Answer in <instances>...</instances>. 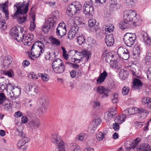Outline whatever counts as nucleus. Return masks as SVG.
Returning <instances> with one entry per match:
<instances>
[{
    "label": "nucleus",
    "mask_w": 151,
    "mask_h": 151,
    "mask_svg": "<svg viewBox=\"0 0 151 151\" xmlns=\"http://www.w3.org/2000/svg\"><path fill=\"white\" fill-rule=\"evenodd\" d=\"M147 78L151 80V67L148 68L147 71Z\"/></svg>",
    "instance_id": "nucleus-60"
},
{
    "label": "nucleus",
    "mask_w": 151,
    "mask_h": 151,
    "mask_svg": "<svg viewBox=\"0 0 151 151\" xmlns=\"http://www.w3.org/2000/svg\"><path fill=\"white\" fill-rule=\"evenodd\" d=\"M4 73L10 77H12L14 75L13 72L12 70H5L4 72Z\"/></svg>",
    "instance_id": "nucleus-51"
},
{
    "label": "nucleus",
    "mask_w": 151,
    "mask_h": 151,
    "mask_svg": "<svg viewBox=\"0 0 151 151\" xmlns=\"http://www.w3.org/2000/svg\"><path fill=\"white\" fill-rule=\"evenodd\" d=\"M126 118V115L122 114L119 116H117L115 118V122H117L118 123L121 124L125 121Z\"/></svg>",
    "instance_id": "nucleus-30"
},
{
    "label": "nucleus",
    "mask_w": 151,
    "mask_h": 151,
    "mask_svg": "<svg viewBox=\"0 0 151 151\" xmlns=\"http://www.w3.org/2000/svg\"><path fill=\"white\" fill-rule=\"evenodd\" d=\"M125 3L128 6H134L136 4V0H124Z\"/></svg>",
    "instance_id": "nucleus-41"
},
{
    "label": "nucleus",
    "mask_w": 151,
    "mask_h": 151,
    "mask_svg": "<svg viewBox=\"0 0 151 151\" xmlns=\"http://www.w3.org/2000/svg\"><path fill=\"white\" fill-rule=\"evenodd\" d=\"M116 114V108L113 107L104 113V117L106 121H109L113 119Z\"/></svg>",
    "instance_id": "nucleus-9"
},
{
    "label": "nucleus",
    "mask_w": 151,
    "mask_h": 151,
    "mask_svg": "<svg viewBox=\"0 0 151 151\" xmlns=\"http://www.w3.org/2000/svg\"><path fill=\"white\" fill-rule=\"evenodd\" d=\"M124 20H127L128 22H133V25L134 26H136L135 23L138 21L135 11L132 10L124 12Z\"/></svg>",
    "instance_id": "nucleus-4"
},
{
    "label": "nucleus",
    "mask_w": 151,
    "mask_h": 151,
    "mask_svg": "<svg viewBox=\"0 0 151 151\" xmlns=\"http://www.w3.org/2000/svg\"><path fill=\"white\" fill-rule=\"evenodd\" d=\"M10 35L18 42H19L18 38L19 37L18 28L15 26L12 28L9 32Z\"/></svg>",
    "instance_id": "nucleus-17"
},
{
    "label": "nucleus",
    "mask_w": 151,
    "mask_h": 151,
    "mask_svg": "<svg viewBox=\"0 0 151 151\" xmlns=\"http://www.w3.org/2000/svg\"><path fill=\"white\" fill-rule=\"evenodd\" d=\"M118 95L116 93H114L112 95L111 99L113 103H116L118 102Z\"/></svg>",
    "instance_id": "nucleus-42"
},
{
    "label": "nucleus",
    "mask_w": 151,
    "mask_h": 151,
    "mask_svg": "<svg viewBox=\"0 0 151 151\" xmlns=\"http://www.w3.org/2000/svg\"><path fill=\"white\" fill-rule=\"evenodd\" d=\"M75 51L76 53L78 52V55L79 54V56L82 55V57H81V58H82L83 57V58H85V60L86 61H87L88 60L90 55L88 54L87 50L83 49L80 52H78V51L76 50H75Z\"/></svg>",
    "instance_id": "nucleus-26"
},
{
    "label": "nucleus",
    "mask_w": 151,
    "mask_h": 151,
    "mask_svg": "<svg viewBox=\"0 0 151 151\" xmlns=\"http://www.w3.org/2000/svg\"><path fill=\"white\" fill-rule=\"evenodd\" d=\"M96 21L95 19H92L88 22V25L91 31H96L99 29V26L96 24Z\"/></svg>",
    "instance_id": "nucleus-18"
},
{
    "label": "nucleus",
    "mask_w": 151,
    "mask_h": 151,
    "mask_svg": "<svg viewBox=\"0 0 151 151\" xmlns=\"http://www.w3.org/2000/svg\"><path fill=\"white\" fill-rule=\"evenodd\" d=\"M101 122V120L99 117L93 119L88 127V131L91 133H93L96 129L98 125L100 124Z\"/></svg>",
    "instance_id": "nucleus-13"
},
{
    "label": "nucleus",
    "mask_w": 151,
    "mask_h": 151,
    "mask_svg": "<svg viewBox=\"0 0 151 151\" xmlns=\"http://www.w3.org/2000/svg\"><path fill=\"white\" fill-rule=\"evenodd\" d=\"M82 8V5L78 1L73 2L67 7L66 14L69 17H72L76 13H78Z\"/></svg>",
    "instance_id": "nucleus-2"
},
{
    "label": "nucleus",
    "mask_w": 151,
    "mask_h": 151,
    "mask_svg": "<svg viewBox=\"0 0 151 151\" xmlns=\"http://www.w3.org/2000/svg\"><path fill=\"white\" fill-rule=\"evenodd\" d=\"M76 37L78 43L80 45H81L85 43L86 41L84 37L82 34H77Z\"/></svg>",
    "instance_id": "nucleus-28"
},
{
    "label": "nucleus",
    "mask_w": 151,
    "mask_h": 151,
    "mask_svg": "<svg viewBox=\"0 0 151 151\" xmlns=\"http://www.w3.org/2000/svg\"><path fill=\"white\" fill-rule=\"evenodd\" d=\"M129 113H131V114H134L136 113H139L140 114L146 113L147 110L142 108H129L128 111Z\"/></svg>",
    "instance_id": "nucleus-16"
},
{
    "label": "nucleus",
    "mask_w": 151,
    "mask_h": 151,
    "mask_svg": "<svg viewBox=\"0 0 151 151\" xmlns=\"http://www.w3.org/2000/svg\"><path fill=\"white\" fill-rule=\"evenodd\" d=\"M6 99V97L3 93H0V104L4 105V103L7 101Z\"/></svg>",
    "instance_id": "nucleus-40"
},
{
    "label": "nucleus",
    "mask_w": 151,
    "mask_h": 151,
    "mask_svg": "<svg viewBox=\"0 0 151 151\" xmlns=\"http://www.w3.org/2000/svg\"><path fill=\"white\" fill-rule=\"evenodd\" d=\"M0 7L2 9L3 12L4 14L5 15V17L7 19L9 17V13L8 10V6L6 3L1 5L0 6Z\"/></svg>",
    "instance_id": "nucleus-27"
},
{
    "label": "nucleus",
    "mask_w": 151,
    "mask_h": 151,
    "mask_svg": "<svg viewBox=\"0 0 151 151\" xmlns=\"http://www.w3.org/2000/svg\"><path fill=\"white\" fill-rule=\"evenodd\" d=\"M117 54L120 58L124 60H127L129 57V52L125 48L119 47L117 50Z\"/></svg>",
    "instance_id": "nucleus-12"
},
{
    "label": "nucleus",
    "mask_w": 151,
    "mask_h": 151,
    "mask_svg": "<svg viewBox=\"0 0 151 151\" xmlns=\"http://www.w3.org/2000/svg\"><path fill=\"white\" fill-rule=\"evenodd\" d=\"M109 64H110L111 67L114 68H117L118 67V63L114 59L113 60H112Z\"/></svg>",
    "instance_id": "nucleus-47"
},
{
    "label": "nucleus",
    "mask_w": 151,
    "mask_h": 151,
    "mask_svg": "<svg viewBox=\"0 0 151 151\" xmlns=\"http://www.w3.org/2000/svg\"><path fill=\"white\" fill-rule=\"evenodd\" d=\"M141 39L144 42L145 44L147 45H150L151 42V40L148 37L147 33L142 32L141 33Z\"/></svg>",
    "instance_id": "nucleus-21"
},
{
    "label": "nucleus",
    "mask_w": 151,
    "mask_h": 151,
    "mask_svg": "<svg viewBox=\"0 0 151 151\" xmlns=\"http://www.w3.org/2000/svg\"><path fill=\"white\" fill-rule=\"evenodd\" d=\"M21 124H22L23 123L26 124L28 121L27 117L25 116H22L21 118Z\"/></svg>",
    "instance_id": "nucleus-59"
},
{
    "label": "nucleus",
    "mask_w": 151,
    "mask_h": 151,
    "mask_svg": "<svg viewBox=\"0 0 151 151\" xmlns=\"http://www.w3.org/2000/svg\"><path fill=\"white\" fill-rule=\"evenodd\" d=\"M92 4L89 1H86L85 2L83 7H93L91 6Z\"/></svg>",
    "instance_id": "nucleus-61"
},
{
    "label": "nucleus",
    "mask_w": 151,
    "mask_h": 151,
    "mask_svg": "<svg viewBox=\"0 0 151 151\" xmlns=\"http://www.w3.org/2000/svg\"><path fill=\"white\" fill-rule=\"evenodd\" d=\"M38 76L39 77H41L42 80L44 81L45 82H47L49 78V76L46 74L39 73L38 74Z\"/></svg>",
    "instance_id": "nucleus-37"
},
{
    "label": "nucleus",
    "mask_w": 151,
    "mask_h": 151,
    "mask_svg": "<svg viewBox=\"0 0 151 151\" xmlns=\"http://www.w3.org/2000/svg\"><path fill=\"white\" fill-rule=\"evenodd\" d=\"M107 76V73L105 70L101 73L99 76L98 78L96 80V82L98 84H100L104 82Z\"/></svg>",
    "instance_id": "nucleus-25"
},
{
    "label": "nucleus",
    "mask_w": 151,
    "mask_h": 151,
    "mask_svg": "<svg viewBox=\"0 0 151 151\" xmlns=\"http://www.w3.org/2000/svg\"><path fill=\"white\" fill-rule=\"evenodd\" d=\"M13 87V85L10 83H9L6 84V83L2 84L1 85L0 84V89L3 91L5 89L7 90L8 88H11Z\"/></svg>",
    "instance_id": "nucleus-33"
},
{
    "label": "nucleus",
    "mask_w": 151,
    "mask_h": 151,
    "mask_svg": "<svg viewBox=\"0 0 151 151\" xmlns=\"http://www.w3.org/2000/svg\"><path fill=\"white\" fill-rule=\"evenodd\" d=\"M114 29V26L112 24H110L109 25L106 26L105 27V31L106 32L110 33Z\"/></svg>",
    "instance_id": "nucleus-45"
},
{
    "label": "nucleus",
    "mask_w": 151,
    "mask_h": 151,
    "mask_svg": "<svg viewBox=\"0 0 151 151\" xmlns=\"http://www.w3.org/2000/svg\"><path fill=\"white\" fill-rule=\"evenodd\" d=\"M114 55L111 53H106L105 56V60L106 61L109 63L114 59Z\"/></svg>",
    "instance_id": "nucleus-36"
},
{
    "label": "nucleus",
    "mask_w": 151,
    "mask_h": 151,
    "mask_svg": "<svg viewBox=\"0 0 151 151\" xmlns=\"http://www.w3.org/2000/svg\"><path fill=\"white\" fill-rule=\"evenodd\" d=\"M57 20V18L55 15L54 14L51 15L47 20L46 22L47 24H45L43 26V31L45 33H47L50 28L53 27L56 24Z\"/></svg>",
    "instance_id": "nucleus-3"
},
{
    "label": "nucleus",
    "mask_w": 151,
    "mask_h": 151,
    "mask_svg": "<svg viewBox=\"0 0 151 151\" xmlns=\"http://www.w3.org/2000/svg\"><path fill=\"white\" fill-rule=\"evenodd\" d=\"M14 122L15 124L14 129L16 130L15 134L16 136H18L19 135V129L18 124L19 122V121L17 118H16L15 119Z\"/></svg>",
    "instance_id": "nucleus-43"
},
{
    "label": "nucleus",
    "mask_w": 151,
    "mask_h": 151,
    "mask_svg": "<svg viewBox=\"0 0 151 151\" xmlns=\"http://www.w3.org/2000/svg\"><path fill=\"white\" fill-rule=\"evenodd\" d=\"M109 3L110 7L114 9H119L121 7V5L116 0H109Z\"/></svg>",
    "instance_id": "nucleus-24"
},
{
    "label": "nucleus",
    "mask_w": 151,
    "mask_h": 151,
    "mask_svg": "<svg viewBox=\"0 0 151 151\" xmlns=\"http://www.w3.org/2000/svg\"><path fill=\"white\" fill-rule=\"evenodd\" d=\"M97 92L99 93V96L103 98L108 96L109 90L102 86H99L97 88Z\"/></svg>",
    "instance_id": "nucleus-14"
},
{
    "label": "nucleus",
    "mask_w": 151,
    "mask_h": 151,
    "mask_svg": "<svg viewBox=\"0 0 151 151\" xmlns=\"http://www.w3.org/2000/svg\"><path fill=\"white\" fill-rule=\"evenodd\" d=\"M76 33L70 29L68 34V38L70 40L73 39L75 36Z\"/></svg>",
    "instance_id": "nucleus-48"
},
{
    "label": "nucleus",
    "mask_w": 151,
    "mask_h": 151,
    "mask_svg": "<svg viewBox=\"0 0 151 151\" xmlns=\"http://www.w3.org/2000/svg\"><path fill=\"white\" fill-rule=\"evenodd\" d=\"M100 104L99 102L97 100L94 101L93 102V108L94 109H98L99 108Z\"/></svg>",
    "instance_id": "nucleus-56"
},
{
    "label": "nucleus",
    "mask_w": 151,
    "mask_h": 151,
    "mask_svg": "<svg viewBox=\"0 0 151 151\" xmlns=\"http://www.w3.org/2000/svg\"><path fill=\"white\" fill-rule=\"evenodd\" d=\"M145 60L146 63L151 61V53H147L145 58Z\"/></svg>",
    "instance_id": "nucleus-55"
},
{
    "label": "nucleus",
    "mask_w": 151,
    "mask_h": 151,
    "mask_svg": "<svg viewBox=\"0 0 151 151\" xmlns=\"http://www.w3.org/2000/svg\"><path fill=\"white\" fill-rule=\"evenodd\" d=\"M133 51L135 55H139L140 52L139 46L138 45H135L133 49Z\"/></svg>",
    "instance_id": "nucleus-46"
},
{
    "label": "nucleus",
    "mask_w": 151,
    "mask_h": 151,
    "mask_svg": "<svg viewBox=\"0 0 151 151\" xmlns=\"http://www.w3.org/2000/svg\"><path fill=\"white\" fill-rule=\"evenodd\" d=\"M93 10V7H83V12L86 15L91 14Z\"/></svg>",
    "instance_id": "nucleus-35"
},
{
    "label": "nucleus",
    "mask_w": 151,
    "mask_h": 151,
    "mask_svg": "<svg viewBox=\"0 0 151 151\" xmlns=\"http://www.w3.org/2000/svg\"><path fill=\"white\" fill-rule=\"evenodd\" d=\"M7 27L5 21L3 19L0 20V31H2L5 29Z\"/></svg>",
    "instance_id": "nucleus-39"
},
{
    "label": "nucleus",
    "mask_w": 151,
    "mask_h": 151,
    "mask_svg": "<svg viewBox=\"0 0 151 151\" xmlns=\"http://www.w3.org/2000/svg\"><path fill=\"white\" fill-rule=\"evenodd\" d=\"M45 46L43 42L40 41H38L35 42L32 45L31 50V54L30 55H32V56L35 58H37V56L34 53V52L33 51V50L35 49L38 50L39 52V56L41 53L43 52L44 50V48Z\"/></svg>",
    "instance_id": "nucleus-6"
},
{
    "label": "nucleus",
    "mask_w": 151,
    "mask_h": 151,
    "mask_svg": "<svg viewBox=\"0 0 151 151\" xmlns=\"http://www.w3.org/2000/svg\"><path fill=\"white\" fill-rule=\"evenodd\" d=\"M140 139L139 138H137L134 141V144L133 143L132 145H133V147L132 148H135L136 145L140 141Z\"/></svg>",
    "instance_id": "nucleus-63"
},
{
    "label": "nucleus",
    "mask_w": 151,
    "mask_h": 151,
    "mask_svg": "<svg viewBox=\"0 0 151 151\" xmlns=\"http://www.w3.org/2000/svg\"><path fill=\"white\" fill-rule=\"evenodd\" d=\"M39 100L44 109H42L41 110V108H39L38 109V111L40 114H42L45 112L46 109L48 107L49 103V99L46 96L42 95L40 97Z\"/></svg>",
    "instance_id": "nucleus-7"
},
{
    "label": "nucleus",
    "mask_w": 151,
    "mask_h": 151,
    "mask_svg": "<svg viewBox=\"0 0 151 151\" xmlns=\"http://www.w3.org/2000/svg\"><path fill=\"white\" fill-rule=\"evenodd\" d=\"M72 150H73L74 151H81L80 149V147L76 144H73L71 147Z\"/></svg>",
    "instance_id": "nucleus-49"
},
{
    "label": "nucleus",
    "mask_w": 151,
    "mask_h": 151,
    "mask_svg": "<svg viewBox=\"0 0 151 151\" xmlns=\"http://www.w3.org/2000/svg\"><path fill=\"white\" fill-rule=\"evenodd\" d=\"M78 136V139L79 140L84 141L88 137V135L86 134L83 133L80 134Z\"/></svg>",
    "instance_id": "nucleus-44"
},
{
    "label": "nucleus",
    "mask_w": 151,
    "mask_h": 151,
    "mask_svg": "<svg viewBox=\"0 0 151 151\" xmlns=\"http://www.w3.org/2000/svg\"><path fill=\"white\" fill-rule=\"evenodd\" d=\"M137 151H151V148L147 144L144 143L137 147Z\"/></svg>",
    "instance_id": "nucleus-22"
},
{
    "label": "nucleus",
    "mask_w": 151,
    "mask_h": 151,
    "mask_svg": "<svg viewBox=\"0 0 151 151\" xmlns=\"http://www.w3.org/2000/svg\"><path fill=\"white\" fill-rule=\"evenodd\" d=\"M50 41L52 45H55L56 46L60 45V40L53 37H52L50 38Z\"/></svg>",
    "instance_id": "nucleus-38"
},
{
    "label": "nucleus",
    "mask_w": 151,
    "mask_h": 151,
    "mask_svg": "<svg viewBox=\"0 0 151 151\" xmlns=\"http://www.w3.org/2000/svg\"><path fill=\"white\" fill-rule=\"evenodd\" d=\"M67 32L66 25L65 23H60L56 29V33L58 37L62 38Z\"/></svg>",
    "instance_id": "nucleus-8"
},
{
    "label": "nucleus",
    "mask_w": 151,
    "mask_h": 151,
    "mask_svg": "<svg viewBox=\"0 0 151 151\" xmlns=\"http://www.w3.org/2000/svg\"><path fill=\"white\" fill-rule=\"evenodd\" d=\"M65 67L63 63L53 69V71L57 73H61L65 70Z\"/></svg>",
    "instance_id": "nucleus-31"
},
{
    "label": "nucleus",
    "mask_w": 151,
    "mask_h": 151,
    "mask_svg": "<svg viewBox=\"0 0 151 151\" xmlns=\"http://www.w3.org/2000/svg\"><path fill=\"white\" fill-rule=\"evenodd\" d=\"M128 22L125 20H123L121 21L119 24V27L122 29H124L129 27Z\"/></svg>",
    "instance_id": "nucleus-32"
},
{
    "label": "nucleus",
    "mask_w": 151,
    "mask_h": 151,
    "mask_svg": "<svg viewBox=\"0 0 151 151\" xmlns=\"http://www.w3.org/2000/svg\"><path fill=\"white\" fill-rule=\"evenodd\" d=\"M26 90L27 93L30 96L36 95L38 92L37 87L33 83H31L26 86Z\"/></svg>",
    "instance_id": "nucleus-11"
},
{
    "label": "nucleus",
    "mask_w": 151,
    "mask_h": 151,
    "mask_svg": "<svg viewBox=\"0 0 151 151\" xmlns=\"http://www.w3.org/2000/svg\"><path fill=\"white\" fill-rule=\"evenodd\" d=\"M129 91V88L127 86L124 87L122 89V93L124 95H127Z\"/></svg>",
    "instance_id": "nucleus-54"
},
{
    "label": "nucleus",
    "mask_w": 151,
    "mask_h": 151,
    "mask_svg": "<svg viewBox=\"0 0 151 151\" xmlns=\"http://www.w3.org/2000/svg\"><path fill=\"white\" fill-rule=\"evenodd\" d=\"M33 37L34 35H33L29 34L27 36H24V39L28 40V39H30L31 40H32L33 39Z\"/></svg>",
    "instance_id": "nucleus-64"
},
{
    "label": "nucleus",
    "mask_w": 151,
    "mask_h": 151,
    "mask_svg": "<svg viewBox=\"0 0 151 151\" xmlns=\"http://www.w3.org/2000/svg\"><path fill=\"white\" fill-rule=\"evenodd\" d=\"M52 142L58 146L54 151H65V142L61 136L56 134H53L50 136Z\"/></svg>",
    "instance_id": "nucleus-1"
},
{
    "label": "nucleus",
    "mask_w": 151,
    "mask_h": 151,
    "mask_svg": "<svg viewBox=\"0 0 151 151\" xmlns=\"http://www.w3.org/2000/svg\"><path fill=\"white\" fill-rule=\"evenodd\" d=\"M30 64V62L28 60H25L23 61L22 65L24 67H25L28 66Z\"/></svg>",
    "instance_id": "nucleus-62"
},
{
    "label": "nucleus",
    "mask_w": 151,
    "mask_h": 151,
    "mask_svg": "<svg viewBox=\"0 0 151 151\" xmlns=\"http://www.w3.org/2000/svg\"><path fill=\"white\" fill-rule=\"evenodd\" d=\"M114 38L113 35L109 34L106 35L105 39V42L108 46H111L114 43Z\"/></svg>",
    "instance_id": "nucleus-23"
},
{
    "label": "nucleus",
    "mask_w": 151,
    "mask_h": 151,
    "mask_svg": "<svg viewBox=\"0 0 151 151\" xmlns=\"http://www.w3.org/2000/svg\"><path fill=\"white\" fill-rule=\"evenodd\" d=\"M119 124L117 122H115V123L113 124V128L115 131H117L119 130L120 127Z\"/></svg>",
    "instance_id": "nucleus-58"
},
{
    "label": "nucleus",
    "mask_w": 151,
    "mask_h": 151,
    "mask_svg": "<svg viewBox=\"0 0 151 151\" xmlns=\"http://www.w3.org/2000/svg\"><path fill=\"white\" fill-rule=\"evenodd\" d=\"M63 63V62L61 59L59 58L56 59L52 62V67L53 69L62 65Z\"/></svg>",
    "instance_id": "nucleus-29"
},
{
    "label": "nucleus",
    "mask_w": 151,
    "mask_h": 151,
    "mask_svg": "<svg viewBox=\"0 0 151 151\" xmlns=\"http://www.w3.org/2000/svg\"><path fill=\"white\" fill-rule=\"evenodd\" d=\"M96 135L97 140L99 141L101 140L104 137V134L101 132H98Z\"/></svg>",
    "instance_id": "nucleus-53"
},
{
    "label": "nucleus",
    "mask_w": 151,
    "mask_h": 151,
    "mask_svg": "<svg viewBox=\"0 0 151 151\" xmlns=\"http://www.w3.org/2000/svg\"><path fill=\"white\" fill-rule=\"evenodd\" d=\"M142 85L141 81L138 79H136L134 81L132 87L134 88H139Z\"/></svg>",
    "instance_id": "nucleus-34"
},
{
    "label": "nucleus",
    "mask_w": 151,
    "mask_h": 151,
    "mask_svg": "<svg viewBox=\"0 0 151 151\" xmlns=\"http://www.w3.org/2000/svg\"><path fill=\"white\" fill-rule=\"evenodd\" d=\"M19 137L21 139L19 140V143L23 144L19 146V149H22L23 145L28 142L30 141V139L25 134V133L22 132H20L19 134Z\"/></svg>",
    "instance_id": "nucleus-15"
},
{
    "label": "nucleus",
    "mask_w": 151,
    "mask_h": 151,
    "mask_svg": "<svg viewBox=\"0 0 151 151\" xmlns=\"http://www.w3.org/2000/svg\"><path fill=\"white\" fill-rule=\"evenodd\" d=\"M142 103L143 104H148L151 101V99L147 97H144L142 99Z\"/></svg>",
    "instance_id": "nucleus-50"
},
{
    "label": "nucleus",
    "mask_w": 151,
    "mask_h": 151,
    "mask_svg": "<svg viewBox=\"0 0 151 151\" xmlns=\"http://www.w3.org/2000/svg\"><path fill=\"white\" fill-rule=\"evenodd\" d=\"M12 59L9 55L1 56V65L5 69H7L12 62Z\"/></svg>",
    "instance_id": "nucleus-10"
},
{
    "label": "nucleus",
    "mask_w": 151,
    "mask_h": 151,
    "mask_svg": "<svg viewBox=\"0 0 151 151\" xmlns=\"http://www.w3.org/2000/svg\"><path fill=\"white\" fill-rule=\"evenodd\" d=\"M40 122L38 119L29 120L28 124V127L32 129L37 128L39 125Z\"/></svg>",
    "instance_id": "nucleus-19"
},
{
    "label": "nucleus",
    "mask_w": 151,
    "mask_h": 151,
    "mask_svg": "<svg viewBox=\"0 0 151 151\" xmlns=\"http://www.w3.org/2000/svg\"><path fill=\"white\" fill-rule=\"evenodd\" d=\"M28 77L30 79L37 80L38 78V76L33 73H30L28 74Z\"/></svg>",
    "instance_id": "nucleus-52"
},
{
    "label": "nucleus",
    "mask_w": 151,
    "mask_h": 151,
    "mask_svg": "<svg viewBox=\"0 0 151 151\" xmlns=\"http://www.w3.org/2000/svg\"><path fill=\"white\" fill-rule=\"evenodd\" d=\"M79 28L78 26L76 24H74V26L72 27L70 30L76 34L78 32Z\"/></svg>",
    "instance_id": "nucleus-57"
},
{
    "label": "nucleus",
    "mask_w": 151,
    "mask_h": 151,
    "mask_svg": "<svg viewBox=\"0 0 151 151\" xmlns=\"http://www.w3.org/2000/svg\"><path fill=\"white\" fill-rule=\"evenodd\" d=\"M136 38V36L135 34L128 32L124 35L123 40L127 46L131 47L135 42Z\"/></svg>",
    "instance_id": "nucleus-5"
},
{
    "label": "nucleus",
    "mask_w": 151,
    "mask_h": 151,
    "mask_svg": "<svg viewBox=\"0 0 151 151\" xmlns=\"http://www.w3.org/2000/svg\"><path fill=\"white\" fill-rule=\"evenodd\" d=\"M14 10L15 13L11 15L13 19H17L18 22L19 23V3H16L14 5Z\"/></svg>",
    "instance_id": "nucleus-20"
}]
</instances>
